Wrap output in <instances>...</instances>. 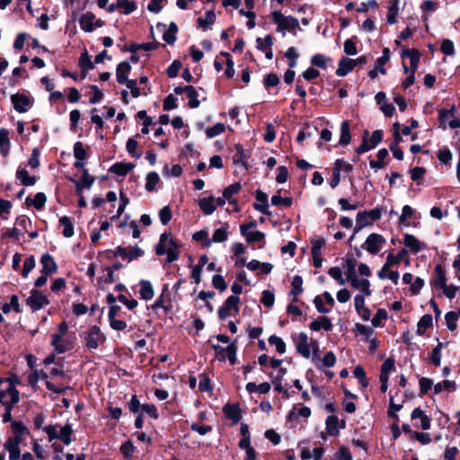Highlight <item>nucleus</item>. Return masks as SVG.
Wrapping results in <instances>:
<instances>
[{
  "mask_svg": "<svg viewBox=\"0 0 460 460\" xmlns=\"http://www.w3.org/2000/svg\"><path fill=\"white\" fill-rule=\"evenodd\" d=\"M402 57V58L408 57L410 58L411 71H412V73H415V71L418 68V64L420 61V52L416 49H405V50H403Z\"/></svg>",
  "mask_w": 460,
  "mask_h": 460,
  "instance_id": "c85d7f7f",
  "label": "nucleus"
},
{
  "mask_svg": "<svg viewBox=\"0 0 460 460\" xmlns=\"http://www.w3.org/2000/svg\"><path fill=\"white\" fill-rule=\"evenodd\" d=\"M351 287L355 289L360 290L365 296H369L372 294L370 289V282L366 279H358V276L348 280Z\"/></svg>",
  "mask_w": 460,
  "mask_h": 460,
  "instance_id": "f3484780",
  "label": "nucleus"
},
{
  "mask_svg": "<svg viewBox=\"0 0 460 460\" xmlns=\"http://www.w3.org/2000/svg\"><path fill=\"white\" fill-rule=\"evenodd\" d=\"M199 206L206 215H211L217 208L216 198L209 196L208 198L200 199Z\"/></svg>",
  "mask_w": 460,
  "mask_h": 460,
  "instance_id": "393cba45",
  "label": "nucleus"
},
{
  "mask_svg": "<svg viewBox=\"0 0 460 460\" xmlns=\"http://www.w3.org/2000/svg\"><path fill=\"white\" fill-rule=\"evenodd\" d=\"M313 361L315 367L319 369H322L323 367H332L336 363V356L334 355L333 352L330 351L324 355L322 360H319V358L316 356H314Z\"/></svg>",
  "mask_w": 460,
  "mask_h": 460,
  "instance_id": "412c9836",
  "label": "nucleus"
},
{
  "mask_svg": "<svg viewBox=\"0 0 460 460\" xmlns=\"http://www.w3.org/2000/svg\"><path fill=\"white\" fill-rule=\"evenodd\" d=\"M10 151L9 131L5 128H0V153L6 156Z\"/></svg>",
  "mask_w": 460,
  "mask_h": 460,
  "instance_id": "cd10ccee",
  "label": "nucleus"
},
{
  "mask_svg": "<svg viewBox=\"0 0 460 460\" xmlns=\"http://www.w3.org/2000/svg\"><path fill=\"white\" fill-rule=\"evenodd\" d=\"M238 304H239V298L235 296H229L223 306H221L218 310V315L220 319H226V317L230 316L231 310L234 309V311H238Z\"/></svg>",
  "mask_w": 460,
  "mask_h": 460,
  "instance_id": "4468645a",
  "label": "nucleus"
},
{
  "mask_svg": "<svg viewBox=\"0 0 460 460\" xmlns=\"http://www.w3.org/2000/svg\"><path fill=\"white\" fill-rule=\"evenodd\" d=\"M368 225H371V220H369L367 211L358 213L357 216L355 233L358 232Z\"/></svg>",
  "mask_w": 460,
  "mask_h": 460,
  "instance_id": "8fccbe9b",
  "label": "nucleus"
},
{
  "mask_svg": "<svg viewBox=\"0 0 460 460\" xmlns=\"http://www.w3.org/2000/svg\"><path fill=\"white\" fill-rule=\"evenodd\" d=\"M74 155L76 160L84 161L86 158V151L81 142L74 145Z\"/></svg>",
  "mask_w": 460,
  "mask_h": 460,
  "instance_id": "338daca9",
  "label": "nucleus"
},
{
  "mask_svg": "<svg viewBox=\"0 0 460 460\" xmlns=\"http://www.w3.org/2000/svg\"><path fill=\"white\" fill-rule=\"evenodd\" d=\"M241 190V184L239 182H234V184H231L227 188L225 189L223 195L226 200L231 203V198L234 194H236Z\"/></svg>",
  "mask_w": 460,
  "mask_h": 460,
  "instance_id": "bf43d9fd",
  "label": "nucleus"
},
{
  "mask_svg": "<svg viewBox=\"0 0 460 460\" xmlns=\"http://www.w3.org/2000/svg\"><path fill=\"white\" fill-rule=\"evenodd\" d=\"M439 121L443 125V128H446L447 124L451 128H457L460 127V120L454 115L453 110H441L439 111Z\"/></svg>",
  "mask_w": 460,
  "mask_h": 460,
  "instance_id": "ddd939ff",
  "label": "nucleus"
},
{
  "mask_svg": "<svg viewBox=\"0 0 460 460\" xmlns=\"http://www.w3.org/2000/svg\"><path fill=\"white\" fill-rule=\"evenodd\" d=\"M350 138L349 124L347 120H344L341 125V137L339 143L341 146H347L350 142Z\"/></svg>",
  "mask_w": 460,
  "mask_h": 460,
  "instance_id": "e433bc0d",
  "label": "nucleus"
},
{
  "mask_svg": "<svg viewBox=\"0 0 460 460\" xmlns=\"http://www.w3.org/2000/svg\"><path fill=\"white\" fill-rule=\"evenodd\" d=\"M76 187L77 195H81L84 188H91L94 182V177L88 173L86 169L84 170L83 176L78 181H74Z\"/></svg>",
  "mask_w": 460,
  "mask_h": 460,
  "instance_id": "a211bd4d",
  "label": "nucleus"
},
{
  "mask_svg": "<svg viewBox=\"0 0 460 460\" xmlns=\"http://www.w3.org/2000/svg\"><path fill=\"white\" fill-rule=\"evenodd\" d=\"M437 278L433 280V286L438 288H444L447 285V278L442 267L440 265L436 266Z\"/></svg>",
  "mask_w": 460,
  "mask_h": 460,
  "instance_id": "58836bf2",
  "label": "nucleus"
},
{
  "mask_svg": "<svg viewBox=\"0 0 460 460\" xmlns=\"http://www.w3.org/2000/svg\"><path fill=\"white\" fill-rule=\"evenodd\" d=\"M271 203L274 206L288 208L292 205V199L290 198H282L279 195H274L271 198Z\"/></svg>",
  "mask_w": 460,
  "mask_h": 460,
  "instance_id": "69168bd1",
  "label": "nucleus"
},
{
  "mask_svg": "<svg viewBox=\"0 0 460 460\" xmlns=\"http://www.w3.org/2000/svg\"><path fill=\"white\" fill-rule=\"evenodd\" d=\"M179 243L172 237L171 234L164 233L160 236L159 243L155 246V252L158 255L166 254V262L171 263L179 258Z\"/></svg>",
  "mask_w": 460,
  "mask_h": 460,
  "instance_id": "7ed1b4c3",
  "label": "nucleus"
},
{
  "mask_svg": "<svg viewBox=\"0 0 460 460\" xmlns=\"http://www.w3.org/2000/svg\"><path fill=\"white\" fill-rule=\"evenodd\" d=\"M445 320L447 328L450 331H455L456 329V322L458 320V314L456 312H448L445 315Z\"/></svg>",
  "mask_w": 460,
  "mask_h": 460,
  "instance_id": "13d9d810",
  "label": "nucleus"
},
{
  "mask_svg": "<svg viewBox=\"0 0 460 460\" xmlns=\"http://www.w3.org/2000/svg\"><path fill=\"white\" fill-rule=\"evenodd\" d=\"M224 411L226 417L230 420H233L234 422L239 421L241 419L240 410L237 405L226 404L224 407Z\"/></svg>",
  "mask_w": 460,
  "mask_h": 460,
  "instance_id": "4c0bfd02",
  "label": "nucleus"
},
{
  "mask_svg": "<svg viewBox=\"0 0 460 460\" xmlns=\"http://www.w3.org/2000/svg\"><path fill=\"white\" fill-rule=\"evenodd\" d=\"M344 427V420H341V424L339 426V419L337 416L331 415L326 419V429L331 436H336L339 433V429Z\"/></svg>",
  "mask_w": 460,
  "mask_h": 460,
  "instance_id": "5701e85b",
  "label": "nucleus"
},
{
  "mask_svg": "<svg viewBox=\"0 0 460 460\" xmlns=\"http://www.w3.org/2000/svg\"><path fill=\"white\" fill-rule=\"evenodd\" d=\"M61 426L59 425H47L43 427V431L49 437V441H52L58 438V433Z\"/></svg>",
  "mask_w": 460,
  "mask_h": 460,
  "instance_id": "680f3d73",
  "label": "nucleus"
},
{
  "mask_svg": "<svg viewBox=\"0 0 460 460\" xmlns=\"http://www.w3.org/2000/svg\"><path fill=\"white\" fill-rule=\"evenodd\" d=\"M411 418L412 420H420V425H416L417 427H420V429H424V430H427L430 428V422H431V420L429 417H428L424 411L422 410H420V408H415L411 414Z\"/></svg>",
  "mask_w": 460,
  "mask_h": 460,
  "instance_id": "4be33fe9",
  "label": "nucleus"
},
{
  "mask_svg": "<svg viewBox=\"0 0 460 460\" xmlns=\"http://www.w3.org/2000/svg\"><path fill=\"white\" fill-rule=\"evenodd\" d=\"M412 215H413L412 208L410 207L409 205L403 206L402 215L399 217L400 224L403 225V226H409L410 225L409 219L412 217Z\"/></svg>",
  "mask_w": 460,
  "mask_h": 460,
  "instance_id": "864d4df0",
  "label": "nucleus"
},
{
  "mask_svg": "<svg viewBox=\"0 0 460 460\" xmlns=\"http://www.w3.org/2000/svg\"><path fill=\"white\" fill-rule=\"evenodd\" d=\"M394 370V360L392 358H387L381 367V373L379 377H388L389 374Z\"/></svg>",
  "mask_w": 460,
  "mask_h": 460,
  "instance_id": "4d7b16f0",
  "label": "nucleus"
},
{
  "mask_svg": "<svg viewBox=\"0 0 460 460\" xmlns=\"http://www.w3.org/2000/svg\"><path fill=\"white\" fill-rule=\"evenodd\" d=\"M144 255V251L137 246H128L122 247L119 246L114 251V256H119L123 259H128L129 261L142 257Z\"/></svg>",
  "mask_w": 460,
  "mask_h": 460,
  "instance_id": "1a4fd4ad",
  "label": "nucleus"
},
{
  "mask_svg": "<svg viewBox=\"0 0 460 460\" xmlns=\"http://www.w3.org/2000/svg\"><path fill=\"white\" fill-rule=\"evenodd\" d=\"M178 27L174 22H171L168 29L164 32L163 39L168 44H172L176 40Z\"/></svg>",
  "mask_w": 460,
  "mask_h": 460,
  "instance_id": "ea45409f",
  "label": "nucleus"
},
{
  "mask_svg": "<svg viewBox=\"0 0 460 460\" xmlns=\"http://www.w3.org/2000/svg\"><path fill=\"white\" fill-rule=\"evenodd\" d=\"M228 233L226 228H218L215 230L212 239L208 240V246L212 243H221L227 239Z\"/></svg>",
  "mask_w": 460,
  "mask_h": 460,
  "instance_id": "c03bdc74",
  "label": "nucleus"
},
{
  "mask_svg": "<svg viewBox=\"0 0 460 460\" xmlns=\"http://www.w3.org/2000/svg\"><path fill=\"white\" fill-rule=\"evenodd\" d=\"M353 169L352 164L344 161L343 159H337L334 163L333 170H338V172H350Z\"/></svg>",
  "mask_w": 460,
  "mask_h": 460,
  "instance_id": "052dcab7",
  "label": "nucleus"
},
{
  "mask_svg": "<svg viewBox=\"0 0 460 460\" xmlns=\"http://www.w3.org/2000/svg\"><path fill=\"white\" fill-rule=\"evenodd\" d=\"M26 302L33 311H38L49 304L47 296L37 289L31 291Z\"/></svg>",
  "mask_w": 460,
  "mask_h": 460,
  "instance_id": "9d476101",
  "label": "nucleus"
},
{
  "mask_svg": "<svg viewBox=\"0 0 460 460\" xmlns=\"http://www.w3.org/2000/svg\"><path fill=\"white\" fill-rule=\"evenodd\" d=\"M59 225H60V226L63 227L62 234L65 237L69 238V237L73 236L74 226L72 224L71 219L68 217L64 216V217H60Z\"/></svg>",
  "mask_w": 460,
  "mask_h": 460,
  "instance_id": "f704fd0d",
  "label": "nucleus"
},
{
  "mask_svg": "<svg viewBox=\"0 0 460 460\" xmlns=\"http://www.w3.org/2000/svg\"><path fill=\"white\" fill-rule=\"evenodd\" d=\"M130 69V65L126 61L120 62L117 66L116 77L119 84L125 85L128 84L129 81L128 79V74L129 73Z\"/></svg>",
  "mask_w": 460,
  "mask_h": 460,
  "instance_id": "6ab92c4d",
  "label": "nucleus"
},
{
  "mask_svg": "<svg viewBox=\"0 0 460 460\" xmlns=\"http://www.w3.org/2000/svg\"><path fill=\"white\" fill-rule=\"evenodd\" d=\"M269 343L272 346H275L276 347V350L280 353V354H283L285 353L286 351V344L285 342L283 341V340L277 336V335H271L270 338H269Z\"/></svg>",
  "mask_w": 460,
  "mask_h": 460,
  "instance_id": "3c124183",
  "label": "nucleus"
},
{
  "mask_svg": "<svg viewBox=\"0 0 460 460\" xmlns=\"http://www.w3.org/2000/svg\"><path fill=\"white\" fill-rule=\"evenodd\" d=\"M432 325V317L430 314H424L419 321L417 325V333L423 335L428 328Z\"/></svg>",
  "mask_w": 460,
  "mask_h": 460,
  "instance_id": "a19ab883",
  "label": "nucleus"
},
{
  "mask_svg": "<svg viewBox=\"0 0 460 460\" xmlns=\"http://www.w3.org/2000/svg\"><path fill=\"white\" fill-rule=\"evenodd\" d=\"M355 67V62L348 58H342L339 61V66L336 70L338 76H345Z\"/></svg>",
  "mask_w": 460,
  "mask_h": 460,
  "instance_id": "b1692460",
  "label": "nucleus"
},
{
  "mask_svg": "<svg viewBox=\"0 0 460 460\" xmlns=\"http://www.w3.org/2000/svg\"><path fill=\"white\" fill-rule=\"evenodd\" d=\"M293 339L297 352L301 354L304 358H308L310 357L311 346L313 348L318 349L317 343L315 341H314L311 345L308 343V337L305 332H300Z\"/></svg>",
  "mask_w": 460,
  "mask_h": 460,
  "instance_id": "423d86ee",
  "label": "nucleus"
},
{
  "mask_svg": "<svg viewBox=\"0 0 460 460\" xmlns=\"http://www.w3.org/2000/svg\"><path fill=\"white\" fill-rule=\"evenodd\" d=\"M215 21L216 14L213 11H208L204 18L199 17L198 19L199 25L203 29H207L208 26L213 24Z\"/></svg>",
  "mask_w": 460,
  "mask_h": 460,
  "instance_id": "49530a36",
  "label": "nucleus"
},
{
  "mask_svg": "<svg viewBox=\"0 0 460 460\" xmlns=\"http://www.w3.org/2000/svg\"><path fill=\"white\" fill-rule=\"evenodd\" d=\"M399 12V0H390L388 3L387 22L390 24L396 22V16Z\"/></svg>",
  "mask_w": 460,
  "mask_h": 460,
  "instance_id": "2f4dec72",
  "label": "nucleus"
},
{
  "mask_svg": "<svg viewBox=\"0 0 460 460\" xmlns=\"http://www.w3.org/2000/svg\"><path fill=\"white\" fill-rule=\"evenodd\" d=\"M73 429L70 424H66L60 427L58 433V438L61 440L65 445H69L72 442Z\"/></svg>",
  "mask_w": 460,
  "mask_h": 460,
  "instance_id": "c756f323",
  "label": "nucleus"
},
{
  "mask_svg": "<svg viewBox=\"0 0 460 460\" xmlns=\"http://www.w3.org/2000/svg\"><path fill=\"white\" fill-rule=\"evenodd\" d=\"M332 328V323L331 322V319L325 316L320 317L310 323V329L315 332L320 331L321 329H323L325 331H331Z\"/></svg>",
  "mask_w": 460,
  "mask_h": 460,
  "instance_id": "a878e982",
  "label": "nucleus"
},
{
  "mask_svg": "<svg viewBox=\"0 0 460 460\" xmlns=\"http://www.w3.org/2000/svg\"><path fill=\"white\" fill-rule=\"evenodd\" d=\"M213 348L217 353V357L220 360H225L226 358H228V360L230 361V363L232 365H234L235 363L236 347L234 343H231L230 345H228L226 349L222 348L219 345H214Z\"/></svg>",
  "mask_w": 460,
  "mask_h": 460,
  "instance_id": "9b49d317",
  "label": "nucleus"
},
{
  "mask_svg": "<svg viewBox=\"0 0 460 460\" xmlns=\"http://www.w3.org/2000/svg\"><path fill=\"white\" fill-rule=\"evenodd\" d=\"M140 296L144 300H150L154 296V289L151 283L147 280H141L140 283Z\"/></svg>",
  "mask_w": 460,
  "mask_h": 460,
  "instance_id": "473e14b6",
  "label": "nucleus"
},
{
  "mask_svg": "<svg viewBox=\"0 0 460 460\" xmlns=\"http://www.w3.org/2000/svg\"><path fill=\"white\" fill-rule=\"evenodd\" d=\"M440 49L445 55L453 56L455 54L454 43L448 39L443 40Z\"/></svg>",
  "mask_w": 460,
  "mask_h": 460,
  "instance_id": "774afa93",
  "label": "nucleus"
},
{
  "mask_svg": "<svg viewBox=\"0 0 460 460\" xmlns=\"http://www.w3.org/2000/svg\"><path fill=\"white\" fill-rule=\"evenodd\" d=\"M160 178L159 175L155 172H151L146 175V190L147 191H153L156 189V185L159 182Z\"/></svg>",
  "mask_w": 460,
  "mask_h": 460,
  "instance_id": "a18cd8bd",
  "label": "nucleus"
},
{
  "mask_svg": "<svg viewBox=\"0 0 460 460\" xmlns=\"http://www.w3.org/2000/svg\"><path fill=\"white\" fill-rule=\"evenodd\" d=\"M292 290L291 294L295 296L302 293L303 291V279L300 276H295L292 280Z\"/></svg>",
  "mask_w": 460,
  "mask_h": 460,
  "instance_id": "0e129e2a",
  "label": "nucleus"
},
{
  "mask_svg": "<svg viewBox=\"0 0 460 460\" xmlns=\"http://www.w3.org/2000/svg\"><path fill=\"white\" fill-rule=\"evenodd\" d=\"M272 18L274 22L278 25V31H292L299 26L297 19L292 16H285L279 11L272 13Z\"/></svg>",
  "mask_w": 460,
  "mask_h": 460,
  "instance_id": "39448f33",
  "label": "nucleus"
},
{
  "mask_svg": "<svg viewBox=\"0 0 460 460\" xmlns=\"http://www.w3.org/2000/svg\"><path fill=\"white\" fill-rule=\"evenodd\" d=\"M403 243L414 253L419 252L426 247L423 243H420L415 236L410 234L403 235Z\"/></svg>",
  "mask_w": 460,
  "mask_h": 460,
  "instance_id": "aec40b11",
  "label": "nucleus"
},
{
  "mask_svg": "<svg viewBox=\"0 0 460 460\" xmlns=\"http://www.w3.org/2000/svg\"><path fill=\"white\" fill-rule=\"evenodd\" d=\"M117 6L119 9H123L125 14H129L137 8L136 4L128 0H117Z\"/></svg>",
  "mask_w": 460,
  "mask_h": 460,
  "instance_id": "5fc2aeb1",
  "label": "nucleus"
},
{
  "mask_svg": "<svg viewBox=\"0 0 460 460\" xmlns=\"http://www.w3.org/2000/svg\"><path fill=\"white\" fill-rule=\"evenodd\" d=\"M46 200V195L43 192H38L33 199L28 197L26 199V204L33 206L36 209L40 210L44 207Z\"/></svg>",
  "mask_w": 460,
  "mask_h": 460,
  "instance_id": "7c9ffc66",
  "label": "nucleus"
},
{
  "mask_svg": "<svg viewBox=\"0 0 460 460\" xmlns=\"http://www.w3.org/2000/svg\"><path fill=\"white\" fill-rule=\"evenodd\" d=\"M257 48L261 51H266L271 49L273 43V38L270 35H267L265 38H258L256 40Z\"/></svg>",
  "mask_w": 460,
  "mask_h": 460,
  "instance_id": "6e6d98bb",
  "label": "nucleus"
},
{
  "mask_svg": "<svg viewBox=\"0 0 460 460\" xmlns=\"http://www.w3.org/2000/svg\"><path fill=\"white\" fill-rule=\"evenodd\" d=\"M105 340L104 334L96 325L91 327L89 331L84 333L85 345L89 349H96Z\"/></svg>",
  "mask_w": 460,
  "mask_h": 460,
  "instance_id": "20e7f679",
  "label": "nucleus"
},
{
  "mask_svg": "<svg viewBox=\"0 0 460 460\" xmlns=\"http://www.w3.org/2000/svg\"><path fill=\"white\" fill-rule=\"evenodd\" d=\"M16 178L25 186H32L36 182V178L30 176L25 169L19 168L16 172Z\"/></svg>",
  "mask_w": 460,
  "mask_h": 460,
  "instance_id": "c9c22d12",
  "label": "nucleus"
},
{
  "mask_svg": "<svg viewBox=\"0 0 460 460\" xmlns=\"http://www.w3.org/2000/svg\"><path fill=\"white\" fill-rule=\"evenodd\" d=\"M13 309L16 312H20V305L18 302V296L13 295L10 298V303H6L2 306V310L4 314H8Z\"/></svg>",
  "mask_w": 460,
  "mask_h": 460,
  "instance_id": "603ef678",
  "label": "nucleus"
},
{
  "mask_svg": "<svg viewBox=\"0 0 460 460\" xmlns=\"http://www.w3.org/2000/svg\"><path fill=\"white\" fill-rule=\"evenodd\" d=\"M74 338L68 335V324L59 323L58 332L51 335L50 344L58 354L65 353L74 348Z\"/></svg>",
  "mask_w": 460,
  "mask_h": 460,
  "instance_id": "f03ea898",
  "label": "nucleus"
},
{
  "mask_svg": "<svg viewBox=\"0 0 460 460\" xmlns=\"http://www.w3.org/2000/svg\"><path fill=\"white\" fill-rule=\"evenodd\" d=\"M19 392L15 387L0 390V402L4 406L13 407L19 402Z\"/></svg>",
  "mask_w": 460,
  "mask_h": 460,
  "instance_id": "f8f14e48",
  "label": "nucleus"
},
{
  "mask_svg": "<svg viewBox=\"0 0 460 460\" xmlns=\"http://www.w3.org/2000/svg\"><path fill=\"white\" fill-rule=\"evenodd\" d=\"M11 100L14 109L21 113L27 111L31 106V100L24 94H13L12 95Z\"/></svg>",
  "mask_w": 460,
  "mask_h": 460,
  "instance_id": "2eb2a0df",
  "label": "nucleus"
},
{
  "mask_svg": "<svg viewBox=\"0 0 460 460\" xmlns=\"http://www.w3.org/2000/svg\"><path fill=\"white\" fill-rule=\"evenodd\" d=\"M185 93L190 98L189 106L190 108H198L199 106V101L198 100V93L196 89L191 86L188 85L185 86Z\"/></svg>",
  "mask_w": 460,
  "mask_h": 460,
  "instance_id": "79ce46f5",
  "label": "nucleus"
},
{
  "mask_svg": "<svg viewBox=\"0 0 460 460\" xmlns=\"http://www.w3.org/2000/svg\"><path fill=\"white\" fill-rule=\"evenodd\" d=\"M328 274L334 279L340 285H344L347 279L342 278L341 270L339 267H332L328 270Z\"/></svg>",
  "mask_w": 460,
  "mask_h": 460,
  "instance_id": "e2e57ef3",
  "label": "nucleus"
},
{
  "mask_svg": "<svg viewBox=\"0 0 460 460\" xmlns=\"http://www.w3.org/2000/svg\"><path fill=\"white\" fill-rule=\"evenodd\" d=\"M456 383L450 380H444L441 383H438L434 385V393L436 394L441 393L443 390L454 392L456 390Z\"/></svg>",
  "mask_w": 460,
  "mask_h": 460,
  "instance_id": "37998d69",
  "label": "nucleus"
},
{
  "mask_svg": "<svg viewBox=\"0 0 460 460\" xmlns=\"http://www.w3.org/2000/svg\"><path fill=\"white\" fill-rule=\"evenodd\" d=\"M12 436L4 444V449L9 454V460H18L21 457L20 445L30 435L28 428L20 420L12 421Z\"/></svg>",
  "mask_w": 460,
  "mask_h": 460,
  "instance_id": "f257e3e1",
  "label": "nucleus"
},
{
  "mask_svg": "<svg viewBox=\"0 0 460 460\" xmlns=\"http://www.w3.org/2000/svg\"><path fill=\"white\" fill-rule=\"evenodd\" d=\"M408 254V252L405 249H402L396 255L393 253H389L386 257V262L391 267L397 265L403 259L404 256Z\"/></svg>",
  "mask_w": 460,
  "mask_h": 460,
  "instance_id": "de8ad7c7",
  "label": "nucleus"
},
{
  "mask_svg": "<svg viewBox=\"0 0 460 460\" xmlns=\"http://www.w3.org/2000/svg\"><path fill=\"white\" fill-rule=\"evenodd\" d=\"M42 264L41 273L45 275H51L58 270V265L53 257L49 253L43 254L40 259Z\"/></svg>",
  "mask_w": 460,
  "mask_h": 460,
  "instance_id": "dca6fc26",
  "label": "nucleus"
},
{
  "mask_svg": "<svg viewBox=\"0 0 460 460\" xmlns=\"http://www.w3.org/2000/svg\"><path fill=\"white\" fill-rule=\"evenodd\" d=\"M79 24L84 31L92 32L95 28L102 27L103 22L100 19H95V15L93 13L86 12L80 17Z\"/></svg>",
  "mask_w": 460,
  "mask_h": 460,
  "instance_id": "6e6552de",
  "label": "nucleus"
},
{
  "mask_svg": "<svg viewBox=\"0 0 460 460\" xmlns=\"http://www.w3.org/2000/svg\"><path fill=\"white\" fill-rule=\"evenodd\" d=\"M226 129L225 124L218 122L212 127H208L206 129V135L209 138H213L220 134H222Z\"/></svg>",
  "mask_w": 460,
  "mask_h": 460,
  "instance_id": "09e8293b",
  "label": "nucleus"
},
{
  "mask_svg": "<svg viewBox=\"0 0 460 460\" xmlns=\"http://www.w3.org/2000/svg\"><path fill=\"white\" fill-rule=\"evenodd\" d=\"M385 243V239L379 234H371L366 239L362 248L371 254H376Z\"/></svg>",
  "mask_w": 460,
  "mask_h": 460,
  "instance_id": "0eeeda50",
  "label": "nucleus"
},
{
  "mask_svg": "<svg viewBox=\"0 0 460 460\" xmlns=\"http://www.w3.org/2000/svg\"><path fill=\"white\" fill-rule=\"evenodd\" d=\"M256 199L259 203L253 205L254 208L263 214H269L268 212V196L261 190L256 191Z\"/></svg>",
  "mask_w": 460,
  "mask_h": 460,
  "instance_id": "bb28decb",
  "label": "nucleus"
},
{
  "mask_svg": "<svg viewBox=\"0 0 460 460\" xmlns=\"http://www.w3.org/2000/svg\"><path fill=\"white\" fill-rule=\"evenodd\" d=\"M133 168L134 165L132 164L117 163L111 167L110 171L119 176H125Z\"/></svg>",
  "mask_w": 460,
  "mask_h": 460,
  "instance_id": "72a5a7b5",
  "label": "nucleus"
}]
</instances>
